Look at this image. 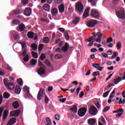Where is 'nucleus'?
Segmentation results:
<instances>
[{
  "label": "nucleus",
  "mask_w": 125,
  "mask_h": 125,
  "mask_svg": "<svg viewBox=\"0 0 125 125\" xmlns=\"http://www.w3.org/2000/svg\"><path fill=\"white\" fill-rule=\"evenodd\" d=\"M116 47L117 49H121V48H122V43L121 42H117Z\"/></svg>",
  "instance_id": "nucleus-38"
},
{
  "label": "nucleus",
  "mask_w": 125,
  "mask_h": 125,
  "mask_svg": "<svg viewBox=\"0 0 125 125\" xmlns=\"http://www.w3.org/2000/svg\"><path fill=\"white\" fill-rule=\"evenodd\" d=\"M22 52L21 53V55L25 56L27 55V52H28V50H27V49H22Z\"/></svg>",
  "instance_id": "nucleus-35"
},
{
  "label": "nucleus",
  "mask_w": 125,
  "mask_h": 125,
  "mask_svg": "<svg viewBox=\"0 0 125 125\" xmlns=\"http://www.w3.org/2000/svg\"><path fill=\"white\" fill-rule=\"evenodd\" d=\"M19 28L20 29V31L22 32V31H24V30H25V25L24 24L21 23L19 25Z\"/></svg>",
  "instance_id": "nucleus-27"
},
{
  "label": "nucleus",
  "mask_w": 125,
  "mask_h": 125,
  "mask_svg": "<svg viewBox=\"0 0 125 125\" xmlns=\"http://www.w3.org/2000/svg\"><path fill=\"white\" fill-rule=\"evenodd\" d=\"M16 123V118H13L11 119L8 122L7 125H14Z\"/></svg>",
  "instance_id": "nucleus-15"
},
{
  "label": "nucleus",
  "mask_w": 125,
  "mask_h": 125,
  "mask_svg": "<svg viewBox=\"0 0 125 125\" xmlns=\"http://www.w3.org/2000/svg\"><path fill=\"white\" fill-rule=\"evenodd\" d=\"M38 66H39L41 68H43V69L46 68L45 65H44L43 63H42V62H38Z\"/></svg>",
  "instance_id": "nucleus-41"
},
{
  "label": "nucleus",
  "mask_w": 125,
  "mask_h": 125,
  "mask_svg": "<svg viewBox=\"0 0 125 125\" xmlns=\"http://www.w3.org/2000/svg\"><path fill=\"white\" fill-rule=\"evenodd\" d=\"M51 12L54 16H57L58 14V10L56 8H52L51 9Z\"/></svg>",
  "instance_id": "nucleus-14"
},
{
  "label": "nucleus",
  "mask_w": 125,
  "mask_h": 125,
  "mask_svg": "<svg viewBox=\"0 0 125 125\" xmlns=\"http://www.w3.org/2000/svg\"><path fill=\"white\" fill-rule=\"evenodd\" d=\"M59 101L62 103H64L66 101V98L60 99Z\"/></svg>",
  "instance_id": "nucleus-63"
},
{
  "label": "nucleus",
  "mask_w": 125,
  "mask_h": 125,
  "mask_svg": "<svg viewBox=\"0 0 125 125\" xmlns=\"http://www.w3.org/2000/svg\"><path fill=\"white\" fill-rule=\"evenodd\" d=\"M43 9H44V10H45L46 11H49L50 9V5H49V4H44L43 5Z\"/></svg>",
  "instance_id": "nucleus-17"
},
{
  "label": "nucleus",
  "mask_w": 125,
  "mask_h": 125,
  "mask_svg": "<svg viewBox=\"0 0 125 125\" xmlns=\"http://www.w3.org/2000/svg\"><path fill=\"white\" fill-rule=\"evenodd\" d=\"M31 54L33 58H35V59H37V58H38V53L33 51L31 52Z\"/></svg>",
  "instance_id": "nucleus-34"
},
{
  "label": "nucleus",
  "mask_w": 125,
  "mask_h": 125,
  "mask_svg": "<svg viewBox=\"0 0 125 125\" xmlns=\"http://www.w3.org/2000/svg\"><path fill=\"white\" fill-rule=\"evenodd\" d=\"M97 24V21L95 20H91L87 21L86 25L87 27H93Z\"/></svg>",
  "instance_id": "nucleus-6"
},
{
  "label": "nucleus",
  "mask_w": 125,
  "mask_h": 125,
  "mask_svg": "<svg viewBox=\"0 0 125 125\" xmlns=\"http://www.w3.org/2000/svg\"><path fill=\"white\" fill-rule=\"evenodd\" d=\"M44 63L45 65H46V66H48V67H51V63H50L49 61H48V60H46V61H45Z\"/></svg>",
  "instance_id": "nucleus-42"
},
{
  "label": "nucleus",
  "mask_w": 125,
  "mask_h": 125,
  "mask_svg": "<svg viewBox=\"0 0 125 125\" xmlns=\"http://www.w3.org/2000/svg\"><path fill=\"white\" fill-rule=\"evenodd\" d=\"M7 116H8V110H7V109H6L4 111V113L3 114V119L6 120V118H7Z\"/></svg>",
  "instance_id": "nucleus-22"
},
{
  "label": "nucleus",
  "mask_w": 125,
  "mask_h": 125,
  "mask_svg": "<svg viewBox=\"0 0 125 125\" xmlns=\"http://www.w3.org/2000/svg\"><path fill=\"white\" fill-rule=\"evenodd\" d=\"M55 3H62V0H54Z\"/></svg>",
  "instance_id": "nucleus-62"
},
{
  "label": "nucleus",
  "mask_w": 125,
  "mask_h": 125,
  "mask_svg": "<svg viewBox=\"0 0 125 125\" xmlns=\"http://www.w3.org/2000/svg\"><path fill=\"white\" fill-rule=\"evenodd\" d=\"M62 57V56L59 54H57L55 55V58L56 59H60V58H61Z\"/></svg>",
  "instance_id": "nucleus-55"
},
{
  "label": "nucleus",
  "mask_w": 125,
  "mask_h": 125,
  "mask_svg": "<svg viewBox=\"0 0 125 125\" xmlns=\"http://www.w3.org/2000/svg\"><path fill=\"white\" fill-rule=\"evenodd\" d=\"M22 3H23V4H27L28 2V0H23L21 1Z\"/></svg>",
  "instance_id": "nucleus-64"
},
{
  "label": "nucleus",
  "mask_w": 125,
  "mask_h": 125,
  "mask_svg": "<svg viewBox=\"0 0 125 125\" xmlns=\"http://www.w3.org/2000/svg\"><path fill=\"white\" fill-rule=\"evenodd\" d=\"M43 94H44L43 90L42 89H40L37 96V99L40 101L42 100V96H43Z\"/></svg>",
  "instance_id": "nucleus-8"
},
{
  "label": "nucleus",
  "mask_w": 125,
  "mask_h": 125,
  "mask_svg": "<svg viewBox=\"0 0 125 125\" xmlns=\"http://www.w3.org/2000/svg\"><path fill=\"white\" fill-rule=\"evenodd\" d=\"M89 10H90V8L89 7H87L83 14V18H86V17L89 16Z\"/></svg>",
  "instance_id": "nucleus-11"
},
{
  "label": "nucleus",
  "mask_w": 125,
  "mask_h": 125,
  "mask_svg": "<svg viewBox=\"0 0 125 125\" xmlns=\"http://www.w3.org/2000/svg\"><path fill=\"white\" fill-rule=\"evenodd\" d=\"M122 81V79H121V77H118L117 78L114 79V83L115 84H118L120 82Z\"/></svg>",
  "instance_id": "nucleus-28"
},
{
  "label": "nucleus",
  "mask_w": 125,
  "mask_h": 125,
  "mask_svg": "<svg viewBox=\"0 0 125 125\" xmlns=\"http://www.w3.org/2000/svg\"><path fill=\"white\" fill-rule=\"evenodd\" d=\"M119 104H125V99H124L123 100L122 99V98L120 99L119 101Z\"/></svg>",
  "instance_id": "nucleus-49"
},
{
  "label": "nucleus",
  "mask_w": 125,
  "mask_h": 125,
  "mask_svg": "<svg viewBox=\"0 0 125 125\" xmlns=\"http://www.w3.org/2000/svg\"><path fill=\"white\" fill-rule=\"evenodd\" d=\"M121 1V0H112V2L113 4L117 5L118 3Z\"/></svg>",
  "instance_id": "nucleus-57"
},
{
  "label": "nucleus",
  "mask_w": 125,
  "mask_h": 125,
  "mask_svg": "<svg viewBox=\"0 0 125 125\" xmlns=\"http://www.w3.org/2000/svg\"><path fill=\"white\" fill-rule=\"evenodd\" d=\"M21 91V88H20V86H19V85H17L16 86V88L15 90V93H17V94H19Z\"/></svg>",
  "instance_id": "nucleus-21"
},
{
  "label": "nucleus",
  "mask_w": 125,
  "mask_h": 125,
  "mask_svg": "<svg viewBox=\"0 0 125 125\" xmlns=\"http://www.w3.org/2000/svg\"><path fill=\"white\" fill-rule=\"evenodd\" d=\"M13 24H15L16 25H18L20 24V21L17 19H14L12 21Z\"/></svg>",
  "instance_id": "nucleus-37"
},
{
  "label": "nucleus",
  "mask_w": 125,
  "mask_h": 125,
  "mask_svg": "<svg viewBox=\"0 0 125 125\" xmlns=\"http://www.w3.org/2000/svg\"><path fill=\"white\" fill-rule=\"evenodd\" d=\"M18 83L21 86H22L23 85V81H22V79H20L17 80Z\"/></svg>",
  "instance_id": "nucleus-45"
},
{
  "label": "nucleus",
  "mask_w": 125,
  "mask_h": 125,
  "mask_svg": "<svg viewBox=\"0 0 125 125\" xmlns=\"http://www.w3.org/2000/svg\"><path fill=\"white\" fill-rule=\"evenodd\" d=\"M64 36L66 40H69L70 39V37H69V35H68L67 33H64Z\"/></svg>",
  "instance_id": "nucleus-59"
},
{
  "label": "nucleus",
  "mask_w": 125,
  "mask_h": 125,
  "mask_svg": "<svg viewBox=\"0 0 125 125\" xmlns=\"http://www.w3.org/2000/svg\"><path fill=\"white\" fill-rule=\"evenodd\" d=\"M13 106L14 109H17L19 107V103L18 102H15L13 103Z\"/></svg>",
  "instance_id": "nucleus-30"
},
{
  "label": "nucleus",
  "mask_w": 125,
  "mask_h": 125,
  "mask_svg": "<svg viewBox=\"0 0 125 125\" xmlns=\"http://www.w3.org/2000/svg\"><path fill=\"white\" fill-rule=\"evenodd\" d=\"M69 48V44L66 42L64 44V46H62V50L64 52H67Z\"/></svg>",
  "instance_id": "nucleus-13"
},
{
  "label": "nucleus",
  "mask_w": 125,
  "mask_h": 125,
  "mask_svg": "<svg viewBox=\"0 0 125 125\" xmlns=\"http://www.w3.org/2000/svg\"><path fill=\"white\" fill-rule=\"evenodd\" d=\"M42 48H43V44H40L39 45V47H38V50H39V51H41V50H42Z\"/></svg>",
  "instance_id": "nucleus-51"
},
{
  "label": "nucleus",
  "mask_w": 125,
  "mask_h": 125,
  "mask_svg": "<svg viewBox=\"0 0 125 125\" xmlns=\"http://www.w3.org/2000/svg\"><path fill=\"white\" fill-rule=\"evenodd\" d=\"M41 20L42 22H45L46 23H47L48 22H49V19H48L47 18H46V19L41 18Z\"/></svg>",
  "instance_id": "nucleus-52"
},
{
  "label": "nucleus",
  "mask_w": 125,
  "mask_h": 125,
  "mask_svg": "<svg viewBox=\"0 0 125 125\" xmlns=\"http://www.w3.org/2000/svg\"><path fill=\"white\" fill-rule=\"evenodd\" d=\"M109 93H110V90H108L105 92H104L103 94V97H107V96H108V95L109 94Z\"/></svg>",
  "instance_id": "nucleus-54"
},
{
  "label": "nucleus",
  "mask_w": 125,
  "mask_h": 125,
  "mask_svg": "<svg viewBox=\"0 0 125 125\" xmlns=\"http://www.w3.org/2000/svg\"><path fill=\"white\" fill-rule=\"evenodd\" d=\"M92 66L94 68H95V69H98L100 67V64L99 63H93Z\"/></svg>",
  "instance_id": "nucleus-43"
},
{
  "label": "nucleus",
  "mask_w": 125,
  "mask_h": 125,
  "mask_svg": "<svg viewBox=\"0 0 125 125\" xmlns=\"http://www.w3.org/2000/svg\"><path fill=\"white\" fill-rule=\"evenodd\" d=\"M4 110V107L3 106L0 107V118L2 115V112H3Z\"/></svg>",
  "instance_id": "nucleus-53"
},
{
  "label": "nucleus",
  "mask_w": 125,
  "mask_h": 125,
  "mask_svg": "<svg viewBox=\"0 0 125 125\" xmlns=\"http://www.w3.org/2000/svg\"><path fill=\"white\" fill-rule=\"evenodd\" d=\"M31 13H32V9L31 8H25L24 11V15H26V16H30L31 15Z\"/></svg>",
  "instance_id": "nucleus-10"
},
{
  "label": "nucleus",
  "mask_w": 125,
  "mask_h": 125,
  "mask_svg": "<svg viewBox=\"0 0 125 125\" xmlns=\"http://www.w3.org/2000/svg\"><path fill=\"white\" fill-rule=\"evenodd\" d=\"M46 121L47 124H51V120L50 119V118H49V117H46Z\"/></svg>",
  "instance_id": "nucleus-60"
},
{
  "label": "nucleus",
  "mask_w": 125,
  "mask_h": 125,
  "mask_svg": "<svg viewBox=\"0 0 125 125\" xmlns=\"http://www.w3.org/2000/svg\"><path fill=\"white\" fill-rule=\"evenodd\" d=\"M14 38L15 40H19V34L18 33H15L14 35Z\"/></svg>",
  "instance_id": "nucleus-47"
},
{
  "label": "nucleus",
  "mask_w": 125,
  "mask_h": 125,
  "mask_svg": "<svg viewBox=\"0 0 125 125\" xmlns=\"http://www.w3.org/2000/svg\"><path fill=\"white\" fill-rule=\"evenodd\" d=\"M81 18L80 17H76L74 18V21H73V24H78L80 22Z\"/></svg>",
  "instance_id": "nucleus-24"
},
{
  "label": "nucleus",
  "mask_w": 125,
  "mask_h": 125,
  "mask_svg": "<svg viewBox=\"0 0 125 125\" xmlns=\"http://www.w3.org/2000/svg\"><path fill=\"white\" fill-rule=\"evenodd\" d=\"M31 48H33V50H36V49H38V45L35 43L32 44L31 45Z\"/></svg>",
  "instance_id": "nucleus-39"
},
{
  "label": "nucleus",
  "mask_w": 125,
  "mask_h": 125,
  "mask_svg": "<svg viewBox=\"0 0 125 125\" xmlns=\"http://www.w3.org/2000/svg\"><path fill=\"white\" fill-rule=\"evenodd\" d=\"M76 11L78 12H83V5L82 2H78L75 4Z\"/></svg>",
  "instance_id": "nucleus-3"
},
{
  "label": "nucleus",
  "mask_w": 125,
  "mask_h": 125,
  "mask_svg": "<svg viewBox=\"0 0 125 125\" xmlns=\"http://www.w3.org/2000/svg\"><path fill=\"white\" fill-rule=\"evenodd\" d=\"M27 37L29 39H33V38H34V33L31 31L27 33Z\"/></svg>",
  "instance_id": "nucleus-32"
},
{
  "label": "nucleus",
  "mask_w": 125,
  "mask_h": 125,
  "mask_svg": "<svg viewBox=\"0 0 125 125\" xmlns=\"http://www.w3.org/2000/svg\"><path fill=\"white\" fill-rule=\"evenodd\" d=\"M46 58V56H45V54L44 53H42L40 57L41 60H42V61L44 60V59H45Z\"/></svg>",
  "instance_id": "nucleus-40"
},
{
  "label": "nucleus",
  "mask_w": 125,
  "mask_h": 125,
  "mask_svg": "<svg viewBox=\"0 0 125 125\" xmlns=\"http://www.w3.org/2000/svg\"><path fill=\"white\" fill-rule=\"evenodd\" d=\"M3 83L5 86L8 87V89L10 90H13L15 88V85L12 83H8L7 82V79L5 78L3 80Z\"/></svg>",
  "instance_id": "nucleus-2"
},
{
  "label": "nucleus",
  "mask_w": 125,
  "mask_h": 125,
  "mask_svg": "<svg viewBox=\"0 0 125 125\" xmlns=\"http://www.w3.org/2000/svg\"><path fill=\"white\" fill-rule=\"evenodd\" d=\"M91 16L93 18L97 19V18H99V17H100V14H99V13L96 10H91Z\"/></svg>",
  "instance_id": "nucleus-7"
},
{
  "label": "nucleus",
  "mask_w": 125,
  "mask_h": 125,
  "mask_svg": "<svg viewBox=\"0 0 125 125\" xmlns=\"http://www.w3.org/2000/svg\"><path fill=\"white\" fill-rule=\"evenodd\" d=\"M22 11L20 10L19 9H17L14 10V14H21L22 13Z\"/></svg>",
  "instance_id": "nucleus-33"
},
{
  "label": "nucleus",
  "mask_w": 125,
  "mask_h": 125,
  "mask_svg": "<svg viewBox=\"0 0 125 125\" xmlns=\"http://www.w3.org/2000/svg\"><path fill=\"white\" fill-rule=\"evenodd\" d=\"M43 42L45 43H48V42H49V38H48V37L43 38Z\"/></svg>",
  "instance_id": "nucleus-44"
},
{
  "label": "nucleus",
  "mask_w": 125,
  "mask_h": 125,
  "mask_svg": "<svg viewBox=\"0 0 125 125\" xmlns=\"http://www.w3.org/2000/svg\"><path fill=\"white\" fill-rule=\"evenodd\" d=\"M3 97L5 99H8L10 97V94L6 92H4L3 95Z\"/></svg>",
  "instance_id": "nucleus-25"
},
{
  "label": "nucleus",
  "mask_w": 125,
  "mask_h": 125,
  "mask_svg": "<svg viewBox=\"0 0 125 125\" xmlns=\"http://www.w3.org/2000/svg\"><path fill=\"white\" fill-rule=\"evenodd\" d=\"M98 112V110H97V108L95 107L94 105H92L89 109V113L90 115H92V116H95L96 114H97V112Z\"/></svg>",
  "instance_id": "nucleus-4"
},
{
  "label": "nucleus",
  "mask_w": 125,
  "mask_h": 125,
  "mask_svg": "<svg viewBox=\"0 0 125 125\" xmlns=\"http://www.w3.org/2000/svg\"><path fill=\"white\" fill-rule=\"evenodd\" d=\"M48 101H49V99H48V97L47 95L45 96L44 102L45 104H48Z\"/></svg>",
  "instance_id": "nucleus-50"
},
{
  "label": "nucleus",
  "mask_w": 125,
  "mask_h": 125,
  "mask_svg": "<svg viewBox=\"0 0 125 125\" xmlns=\"http://www.w3.org/2000/svg\"><path fill=\"white\" fill-rule=\"evenodd\" d=\"M59 10L60 13H63L65 10V7L64 4H61L59 8Z\"/></svg>",
  "instance_id": "nucleus-18"
},
{
  "label": "nucleus",
  "mask_w": 125,
  "mask_h": 125,
  "mask_svg": "<svg viewBox=\"0 0 125 125\" xmlns=\"http://www.w3.org/2000/svg\"><path fill=\"white\" fill-rule=\"evenodd\" d=\"M70 111L74 112V113H77V112H78V106L76 105H74L73 106L70 108Z\"/></svg>",
  "instance_id": "nucleus-20"
},
{
  "label": "nucleus",
  "mask_w": 125,
  "mask_h": 125,
  "mask_svg": "<svg viewBox=\"0 0 125 125\" xmlns=\"http://www.w3.org/2000/svg\"><path fill=\"white\" fill-rule=\"evenodd\" d=\"M87 109L85 107H83L78 110V114L80 117H83L86 113Z\"/></svg>",
  "instance_id": "nucleus-5"
},
{
  "label": "nucleus",
  "mask_w": 125,
  "mask_h": 125,
  "mask_svg": "<svg viewBox=\"0 0 125 125\" xmlns=\"http://www.w3.org/2000/svg\"><path fill=\"white\" fill-rule=\"evenodd\" d=\"M23 89L24 91H26V92H28V91H30V88H29V87H28V86L25 85L23 88Z\"/></svg>",
  "instance_id": "nucleus-48"
},
{
  "label": "nucleus",
  "mask_w": 125,
  "mask_h": 125,
  "mask_svg": "<svg viewBox=\"0 0 125 125\" xmlns=\"http://www.w3.org/2000/svg\"><path fill=\"white\" fill-rule=\"evenodd\" d=\"M11 117H17L20 115V110L13 111L10 113Z\"/></svg>",
  "instance_id": "nucleus-9"
},
{
  "label": "nucleus",
  "mask_w": 125,
  "mask_h": 125,
  "mask_svg": "<svg viewBox=\"0 0 125 125\" xmlns=\"http://www.w3.org/2000/svg\"><path fill=\"white\" fill-rule=\"evenodd\" d=\"M20 44L21 45L22 49H26V42H20Z\"/></svg>",
  "instance_id": "nucleus-31"
},
{
  "label": "nucleus",
  "mask_w": 125,
  "mask_h": 125,
  "mask_svg": "<svg viewBox=\"0 0 125 125\" xmlns=\"http://www.w3.org/2000/svg\"><path fill=\"white\" fill-rule=\"evenodd\" d=\"M55 119L57 121H59L60 120V115L58 114H57L55 115Z\"/></svg>",
  "instance_id": "nucleus-56"
},
{
  "label": "nucleus",
  "mask_w": 125,
  "mask_h": 125,
  "mask_svg": "<svg viewBox=\"0 0 125 125\" xmlns=\"http://www.w3.org/2000/svg\"><path fill=\"white\" fill-rule=\"evenodd\" d=\"M37 62H38V60H37L36 59H32L30 61V65L31 66H35V65H36V64H37Z\"/></svg>",
  "instance_id": "nucleus-23"
},
{
  "label": "nucleus",
  "mask_w": 125,
  "mask_h": 125,
  "mask_svg": "<svg viewBox=\"0 0 125 125\" xmlns=\"http://www.w3.org/2000/svg\"><path fill=\"white\" fill-rule=\"evenodd\" d=\"M24 97L25 98H32V95L30 94V91L28 92H26L24 95Z\"/></svg>",
  "instance_id": "nucleus-29"
},
{
  "label": "nucleus",
  "mask_w": 125,
  "mask_h": 125,
  "mask_svg": "<svg viewBox=\"0 0 125 125\" xmlns=\"http://www.w3.org/2000/svg\"><path fill=\"white\" fill-rule=\"evenodd\" d=\"M116 15L119 18L121 19H125V11L124 8H121L119 10L116 11Z\"/></svg>",
  "instance_id": "nucleus-1"
},
{
  "label": "nucleus",
  "mask_w": 125,
  "mask_h": 125,
  "mask_svg": "<svg viewBox=\"0 0 125 125\" xmlns=\"http://www.w3.org/2000/svg\"><path fill=\"white\" fill-rule=\"evenodd\" d=\"M95 123H96V120L93 118H91L88 120V125H93L95 124Z\"/></svg>",
  "instance_id": "nucleus-16"
},
{
  "label": "nucleus",
  "mask_w": 125,
  "mask_h": 125,
  "mask_svg": "<svg viewBox=\"0 0 125 125\" xmlns=\"http://www.w3.org/2000/svg\"><path fill=\"white\" fill-rule=\"evenodd\" d=\"M113 42V38H112V37L108 38L106 40L107 43H109V42Z\"/></svg>",
  "instance_id": "nucleus-58"
},
{
  "label": "nucleus",
  "mask_w": 125,
  "mask_h": 125,
  "mask_svg": "<svg viewBox=\"0 0 125 125\" xmlns=\"http://www.w3.org/2000/svg\"><path fill=\"white\" fill-rule=\"evenodd\" d=\"M38 73L39 75H43L45 73L44 69H43V68H39L38 70Z\"/></svg>",
  "instance_id": "nucleus-26"
},
{
  "label": "nucleus",
  "mask_w": 125,
  "mask_h": 125,
  "mask_svg": "<svg viewBox=\"0 0 125 125\" xmlns=\"http://www.w3.org/2000/svg\"><path fill=\"white\" fill-rule=\"evenodd\" d=\"M95 38H96V37L91 36L87 39V42H95V41H96Z\"/></svg>",
  "instance_id": "nucleus-19"
},
{
  "label": "nucleus",
  "mask_w": 125,
  "mask_h": 125,
  "mask_svg": "<svg viewBox=\"0 0 125 125\" xmlns=\"http://www.w3.org/2000/svg\"><path fill=\"white\" fill-rule=\"evenodd\" d=\"M109 110H110V106H106L103 110V112H107V111H109Z\"/></svg>",
  "instance_id": "nucleus-61"
},
{
  "label": "nucleus",
  "mask_w": 125,
  "mask_h": 125,
  "mask_svg": "<svg viewBox=\"0 0 125 125\" xmlns=\"http://www.w3.org/2000/svg\"><path fill=\"white\" fill-rule=\"evenodd\" d=\"M100 75V72L99 71H96L92 73V76L93 77H97V76H99Z\"/></svg>",
  "instance_id": "nucleus-46"
},
{
  "label": "nucleus",
  "mask_w": 125,
  "mask_h": 125,
  "mask_svg": "<svg viewBox=\"0 0 125 125\" xmlns=\"http://www.w3.org/2000/svg\"><path fill=\"white\" fill-rule=\"evenodd\" d=\"M97 36H98V38H97L96 42H100L102 39V36H103V34H102L101 32H97Z\"/></svg>",
  "instance_id": "nucleus-12"
},
{
  "label": "nucleus",
  "mask_w": 125,
  "mask_h": 125,
  "mask_svg": "<svg viewBox=\"0 0 125 125\" xmlns=\"http://www.w3.org/2000/svg\"><path fill=\"white\" fill-rule=\"evenodd\" d=\"M23 60L24 62H28L29 61V55H26L25 56H23Z\"/></svg>",
  "instance_id": "nucleus-36"
}]
</instances>
